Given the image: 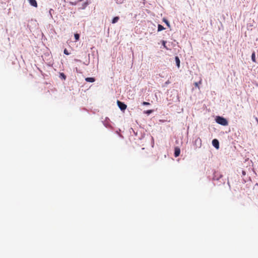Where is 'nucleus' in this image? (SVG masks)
<instances>
[{"label":"nucleus","instance_id":"obj_1","mask_svg":"<svg viewBox=\"0 0 258 258\" xmlns=\"http://www.w3.org/2000/svg\"><path fill=\"white\" fill-rule=\"evenodd\" d=\"M216 121L218 124H220L224 126L227 125L228 124L227 120L225 118L219 116L216 117Z\"/></svg>","mask_w":258,"mask_h":258},{"label":"nucleus","instance_id":"obj_2","mask_svg":"<svg viewBox=\"0 0 258 258\" xmlns=\"http://www.w3.org/2000/svg\"><path fill=\"white\" fill-rule=\"evenodd\" d=\"M117 103L118 106L119 107V108L121 110H124L127 107L126 105H125L124 103H123L120 101L118 100L117 102Z\"/></svg>","mask_w":258,"mask_h":258},{"label":"nucleus","instance_id":"obj_3","mask_svg":"<svg viewBox=\"0 0 258 258\" xmlns=\"http://www.w3.org/2000/svg\"><path fill=\"white\" fill-rule=\"evenodd\" d=\"M212 145L217 149H218L219 148V143L218 140L214 139L212 141Z\"/></svg>","mask_w":258,"mask_h":258},{"label":"nucleus","instance_id":"obj_4","mask_svg":"<svg viewBox=\"0 0 258 258\" xmlns=\"http://www.w3.org/2000/svg\"><path fill=\"white\" fill-rule=\"evenodd\" d=\"M180 153V149L179 148L176 147L174 149V156L177 157L179 156Z\"/></svg>","mask_w":258,"mask_h":258},{"label":"nucleus","instance_id":"obj_5","mask_svg":"<svg viewBox=\"0 0 258 258\" xmlns=\"http://www.w3.org/2000/svg\"><path fill=\"white\" fill-rule=\"evenodd\" d=\"M30 3V4L34 7H37V3L36 1V0H28Z\"/></svg>","mask_w":258,"mask_h":258},{"label":"nucleus","instance_id":"obj_6","mask_svg":"<svg viewBox=\"0 0 258 258\" xmlns=\"http://www.w3.org/2000/svg\"><path fill=\"white\" fill-rule=\"evenodd\" d=\"M85 80L86 82H94L95 80L94 78H91V77H88V78H86L85 79Z\"/></svg>","mask_w":258,"mask_h":258},{"label":"nucleus","instance_id":"obj_7","mask_svg":"<svg viewBox=\"0 0 258 258\" xmlns=\"http://www.w3.org/2000/svg\"><path fill=\"white\" fill-rule=\"evenodd\" d=\"M175 61L177 67L179 68L180 67V59L178 56L175 57Z\"/></svg>","mask_w":258,"mask_h":258},{"label":"nucleus","instance_id":"obj_8","mask_svg":"<svg viewBox=\"0 0 258 258\" xmlns=\"http://www.w3.org/2000/svg\"><path fill=\"white\" fill-rule=\"evenodd\" d=\"M88 4L87 2H84L82 4V6H80L79 8L80 9H84L87 7Z\"/></svg>","mask_w":258,"mask_h":258},{"label":"nucleus","instance_id":"obj_9","mask_svg":"<svg viewBox=\"0 0 258 258\" xmlns=\"http://www.w3.org/2000/svg\"><path fill=\"white\" fill-rule=\"evenodd\" d=\"M165 29V28L160 24L158 26V31H161Z\"/></svg>","mask_w":258,"mask_h":258},{"label":"nucleus","instance_id":"obj_10","mask_svg":"<svg viewBox=\"0 0 258 258\" xmlns=\"http://www.w3.org/2000/svg\"><path fill=\"white\" fill-rule=\"evenodd\" d=\"M118 20H119V17H115L112 19V23L113 24H114V23H116L118 21Z\"/></svg>","mask_w":258,"mask_h":258},{"label":"nucleus","instance_id":"obj_11","mask_svg":"<svg viewBox=\"0 0 258 258\" xmlns=\"http://www.w3.org/2000/svg\"><path fill=\"white\" fill-rule=\"evenodd\" d=\"M201 84H202V79H201L199 82H195L194 83V85L196 87H198V88H199V85Z\"/></svg>","mask_w":258,"mask_h":258},{"label":"nucleus","instance_id":"obj_12","mask_svg":"<svg viewBox=\"0 0 258 258\" xmlns=\"http://www.w3.org/2000/svg\"><path fill=\"white\" fill-rule=\"evenodd\" d=\"M251 59H252V60L253 61V62H255V52H253L252 55H251Z\"/></svg>","mask_w":258,"mask_h":258},{"label":"nucleus","instance_id":"obj_13","mask_svg":"<svg viewBox=\"0 0 258 258\" xmlns=\"http://www.w3.org/2000/svg\"><path fill=\"white\" fill-rule=\"evenodd\" d=\"M74 36H75V39L76 41L79 40V39L80 38V35L79 34H78V33L75 34Z\"/></svg>","mask_w":258,"mask_h":258},{"label":"nucleus","instance_id":"obj_14","mask_svg":"<svg viewBox=\"0 0 258 258\" xmlns=\"http://www.w3.org/2000/svg\"><path fill=\"white\" fill-rule=\"evenodd\" d=\"M166 41H165V40H162V44L163 47L165 48H166V49H168V48H167V46L166 45Z\"/></svg>","mask_w":258,"mask_h":258},{"label":"nucleus","instance_id":"obj_15","mask_svg":"<svg viewBox=\"0 0 258 258\" xmlns=\"http://www.w3.org/2000/svg\"><path fill=\"white\" fill-rule=\"evenodd\" d=\"M153 110H147L146 111L144 112L145 113H146L147 114H151V113L153 112Z\"/></svg>","mask_w":258,"mask_h":258},{"label":"nucleus","instance_id":"obj_16","mask_svg":"<svg viewBox=\"0 0 258 258\" xmlns=\"http://www.w3.org/2000/svg\"><path fill=\"white\" fill-rule=\"evenodd\" d=\"M63 52L66 55H69L70 54V53L68 52V51L67 50V49H64V51H63Z\"/></svg>","mask_w":258,"mask_h":258},{"label":"nucleus","instance_id":"obj_17","mask_svg":"<svg viewBox=\"0 0 258 258\" xmlns=\"http://www.w3.org/2000/svg\"><path fill=\"white\" fill-rule=\"evenodd\" d=\"M142 104H143V105H150V103H149V102L144 101V102L142 103Z\"/></svg>","mask_w":258,"mask_h":258},{"label":"nucleus","instance_id":"obj_18","mask_svg":"<svg viewBox=\"0 0 258 258\" xmlns=\"http://www.w3.org/2000/svg\"><path fill=\"white\" fill-rule=\"evenodd\" d=\"M164 21L165 22V23L167 24V25L168 26H169V27L170 26L169 23V22L167 20L164 19Z\"/></svg>","mask_w":258,"mask_h":258},{"label":"nucleus","instance_id":"obj_19","mask_svg":"<svg viewBox=\"0 0 258 258\" xmlns=\"http://www.w3.org/2000/svg\"><path fill=\"white\" fill-rule=\"evenodd\" d=\"M123 0H117V3H122L123 2Z\"/></svg>","mask_w":258,"mask_h":258},{"label":"nucleus","instance_id":"obj_20","mask_svg":"<svg viewBox=\"0 0 258 258\" xmlns=\"http://www.w3.org/2000/svg\"><path fill=\"white\" fill-rule=\"evenodd\" d=\"M242 173L243 175H245L246 174L245 171L243 170L242 171Z\"/></svg>","mask_w":258,"mask_h":258},{"label":"nucleus","instance_id":"obj_21","mask_svg":"<svg viewBox=\"0 0 258 258\" xmlns=\"http://www.w3.org/2000/svg\"><path fill=\"white\" fill-rule=\"evenodd\" d=\"M82 0H78L77 3L78 4L79 2H81Z\"/></svg>","mask_w":258,"mask_h":258},{"label":"nucleus","instance_id":"obj_22","mask_svg":"<svg viewBox=\"0 0 258 258\" xmlns=\"http://www.w3.org/2000/svg\"><path fill=\"white\" fill-rule=\"evenodd\" d=\"M256 121L258 122V119H257V118H256Z\"/></svg>","mask_w":258,"mask_h":258},{"label":"nucleus","instance_id":"obj_23","mask_svg":"<svg viewBox=\"0 0 258 258\" xmlns=\"http://www.w3.org/2000/svg\"><path fill=\"white\" fill-rule=\"evenodd\" d=\"M64 77H65V75H63L62 78H64Z\"/></svg>","mask_w":258,"mask_h":258},{"label":"nucleus","instance_id":"obj_24","mask_svg":"<svg viewBox=\"0 0 258 258\" xmlns=\"http://www.w3.org/2000/svg\"><path fill=\"white\" fill-rule=\"evenodd\" d=\"M64 77H65V75H63L62 78H64Z\"/></svg>","mask_w":258,"mask_h":258},{"label":"nucleus","instance_id":"obj_25","mask_svg":"<svg viewBox=\"0 0 258 258\" xmlns=\"http://www.w3.org/2000/svg\"><path fill=\"white\" fill-rule=\"evenodd\" d=\"M64 77H65V75H63L62 78H64Z\"/></svg>","mask_w":258,"mask_h":258}]
</instances>
